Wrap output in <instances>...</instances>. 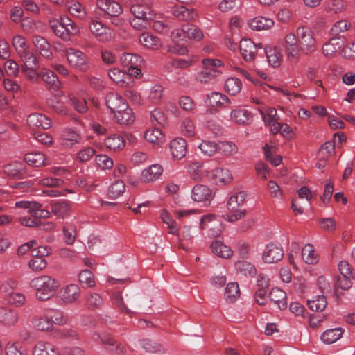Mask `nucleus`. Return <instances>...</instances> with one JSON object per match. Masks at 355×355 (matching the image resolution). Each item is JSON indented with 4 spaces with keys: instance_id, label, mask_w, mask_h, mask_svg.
<instances>
[{
    "instance_id": "nucleus-37",
    "label": "nucleus",
    "mask_w": 355,
    "mask_h": 355,
    "mask_svg": "<svg viewBox=\"0 0 355 355\" xmlns=\"http://www.w3.org/2000/svg\"><path fill=\"white\" fill-rule=\"evenodd\" d=\"M343 333L341 328L327 329L322 334L321 340L325 344H332L341 338Z\"/></svg>"
},
{
    "instance_id": "nucleus-54",
    "label": "nucleus",
    "mask_w": 355,
    "mask_h": 355,
    "mask_svg": "<svg viewBox=\"0 0 355 355\" xmlns=\"http://www.w3.org/2000/svg\"><path fill=\"white\" fill-rule=\"evenodd\" d=\"M125 190V185L121 180L115 181L108 189V195L112 198H117L121 196Z\"/></svg>"
},
{
    "instance_id": "nucleus-43",
    "label": "nucleus",
    "mask_w": 355,
    "mask_h": 355,
    "mask_svg": "<svg viewBox=\"0 0 355 355\" xmlns=\"http://www.w3.org/2000/svg\"><path fill=\"white\" fill-rule=\"evenodd\" d=\"M33 326L40 331H49L53 328L52 320L46 315L35 317L33 319Z\"/></svg>"
},
{
    "instance_id": "nucleus-27",
    "label": "nucleus",
    "mask_w": 355,
    "mask_h": 355,
    "mask_svg": "<svg viewBox=\"0 0 355 355\" xmlns=\"http://www.w3.org/2000/svg\"><path fill=\"white\" fill-rule=\"evenodd\" d=\"M248 24L254 31L268 30L274 25V21L270 18L258 16L248 21Z\"/></svg>"
},
{
    "instance_id": "nucleus-48",
    "label": "nucleus",
    "mask_w": 355,
    "mask_h": 355,
    "mask_svg": "<svg viewBox=\"0 0 355 355\" xmlns=\"http://www.w3.org/2000/svg\"><path fill=\"white\" fill-rule=\"evenodd\" d=\"M241 81L237 78H229L225 83L226 92L232 96H235L239 94L241 90Z\"/></svg>"
},
{
    "instance_id": "nucleus-50",
    "label": "nucleus",
    "mask_w": 355,
    "mask_h": 355,
    "mask_svg": "<svg viewBox=\"0 0 355 355\" xmlns=\"http://www.w3.org/2000/svg\"><path fill=\"white\" fill-rule=\"evenodd\" d=\"M78 279L83 288H92L95 286V279L89 270H83L80 272Z\"/></svg>"
},
{
    "instance_id": "nucleus-19",
    "label": "nucleus",
    "mask_w": 355,
    "mask_h": 355,
    "mask_svg": "<svg viewBox=\"0 0 355 355\" xmlns=\"http://www.w3.org/2000/svg\"><path fill=\"white\" fill-rule=\"evenodd\" d=\"M97 336L101 339V343L105 347L116 354H124L126 352L125 348L121 343H118L112 336L108 334Z\"/></svg>"
},
{
    "instance_id": "nucleus-64",
    "label": "nucleus",
    "mask_w": 355,
    "mask_h": 355,
    "mask_svg": "<svg viewBox=\"0 0 355 355\" xmlns=\"http://www.w3.org/2000/svg\"><path fill=\"white\" fill-rule=\"evenodd\" d=\"M184 30L186 32L187 37L189 39H193L196 41H200L204 37L202 31L196 26H184Z\"/></svg>"
},
{
    "instance_id": "nucleus-16",
    "label": "nucleus",
    "mask_w": 355,
    "mask_h": 355,
    "mask_svg": "<svg viewBox=\"0 0 355 355\" xmlns=\"http://www.w3.org/2000/svg\"><path fill=\"white\" fill-rule=\"evenodd\" d=\"M171 13L179 20L192 21L198 17L197 12L193 8H187L182 5H175L171 8Z\"/></svg>"
},
{
    "instance_id": "nucleus-42",
    "label": "nucleus",
    "mask_w": 355,
    "mask_h": 355,
    "mask_svg": "<svg viewBox=\"0 0 355 355\" xmlns=\"http://www.w3.org/2000/svg\"><path fill=\"white\" fill-rule=\"evenodd\" d=\"M202 164L193 162L188 165L187 171L191 179L200 181L205 177V171L202 170Z\"/></svg>"
},
{
    "instance_id": "nucleus-55",
    "label": "nucleus",
    "mask_w": 355,
    "mask_h": 355,
    "mask_svg": "<svg viewBox=\"0 0 355 355\" xmlns=\"http://www.w3.org/2000/svg\"><path fill=\"white\" fill-rule=\"evenodd\" d=\"M12 43L18 55L30 49L26 39L21 35H17L14 36Z\"/></svg>"
},
{
    "instance_id": "nucleus-20",
    "label": "nucleus",
    "mask_w": 355,
    "mask_h": 355,
    "mask_svg": "<svg viewBox=\"0 0 355 355\" xmlns=\"http://www.w3.org/2000/svg\"><path fill=\"white\" fill-rule=\"evenodd\" d=\"M231 120L238 124L246 125L251 123L252 121V113L244 108H236L232 110L230 113Z\"/></svg>"
},
{
    "instance_id": "nucleus-41",
    "label": "nucleus",
    "mask_w": 355,
    "mask_h": 355,
    "mask_svg": "<svg viewBox=\"0 0 355 355\" xmlns=\"http://www.w3.org/2000/svg\"><path fill=\"white\" fill-rule=\"evenodd\" d=\"M302 258L308 264H315L318 262V256L314 247L311 244H306L302 250Z\"/></svg>"
},
{
    "instance_id": "nucleus-1",
    "label": "nucleus",
    "mask_w": 355,
    "mask_h": 355,
    "mask_svg": "<svg viewBox=\"0 0 355 355\" xmlns=\"http://www.w3.org/2000/svg\"><path fill=\"white\" fill-rule=\"evenodd\" d=\"M30 286L36 290V297L39 300L46 301L54 295L60 283L51 277L43 275L31 279Z\"/></svg>"
},
{
    "instance_id": "nucleus-40",
    "label": "nucleus",
    "mask_w": 355,
    "mask_h": 355,
    "mask_svg": "<svg viewBox=\"0 0 355 355\" xmlns=\"http://www.w3.org/2000/svg\"><path fill=\"white\" fill-rule=\"evenodd\" d=\"M17 320L18 315L16 311L7 309H0V322L5 325H13Z\"/></svg>"
},
{
    "instance_id": "nucleus-9",
    "label": "nucleus",
    "mask_w": 355,
    "mask_h": 355,
    "mask_svg": "<svg viewBox=\"0 0 355 355\" xmlns=\"http://www.w3.org/2000/svg\"><path fill=\"white\" fill-rule=\"evenodd\" d=\"M89 28L93 35L101 42L111 41L114 37V31L93 18L89 24Z\"/></svg>"
},
{
    "instance_id": "nucleus-60",
    "label": "nucleus",
    "mask_w": 355,
    "mask_h": 355,
    "mask_svg": "<svg viewBox=\"0 0 355 355\" xmlns=\"http://www.w3.org/2000/svg\"><path fill=\"white\" fill-rule=\"evenodd\" d=\"M31 254L34 258L29 261V268L34 271H39L45 268L47 265L46 259L44 257L37 256V254H35L34 252H32Z\"/></svg>"
},
{
    "instance_id": "nucleus-35",
    "label": "nucleus",
    "mask_w": 355,
    "mask_h": 355,
    "mask_svg": "<svg viewBox=\"0 0 355 355\" xmlns=\"http://www.w3.org/2000/svg\"><path fill=\"white\" fill-rule=\"evenodd\" d=\"M139 42L143 46L150 49H158L161 46L159 39L148 33L141 34Z\"/></svg>"
},
{
    "instance_id": "nucleus-7",
    "label": "nucleus",
    "mask_w": 355,
    "mask_h": 355,
    "mask_svg": "<svg viewBox=\"0 0 355 355\" xmlns=\"http://www.w3.org/2000/svg\"><path fill=\"white\" fill-rule=\"evenodd\" d=\"M151 3L152 0H132L130 12L134 17L146 20H155L157 19V14L152 9Z\"/></svg>"
},
{
    "instance_id": "nucleus-46",
    "label": "nucleus",
    "mask_w": 355,
    "mask_h": 355,
    "mask_svg": "<svg viewBox=\"0 0 355 355\" xmlns=\"http://www.w3.org/2000/svg\"><path fill=\"white\" fill-rule=\"evenodd\" d=\"M307 305L313 311H322L327 305V301L324 295H316L307 300Z\"/></svg>"
},
{
    "instance_id": "nucleus-47",
    "label": "nucleus",
    "mask_w": 355,
    "mask_h": 355,
    "mask_svg": "<svg viewBox=\"0 0 355 355\" xmlns=\"http://www.w3.org/2000/svg\"><path fill=\"white\" fill-rule=\"evenodd\" d=\"M5 351L6 355H28L26 348L20 342L8 343Z\"/></svg>"
},
{
    "instance_id": "nucleus-26",
    "label": "nucleus",
    "mask_w": 355,
    "mask_h": 355,
    "mask_svg": "<svg viewBox=\"0 0 355 355\" xmlns=\"http://www.w3.org/2000/svg\"><path fill=\"white\" fill-rule=\"evenodd\" d=\"M162 173L163 168L161 165L152 164L142 171L141 179L145 182H152L159 179Z\"/></svg>"
},
{
    "instance_id": "nucleus-31",
    "label": "nucleus",
    "mask_w": 355,
    "mask_h": 355,
    "mask_svg": "<svg viewBox=\"0 0 355 355\" xmlns=\"http://www.w3.org/2000/svg\"><path fill=\"white\" fill-rule=\"evenodd\" d=\"M114 119L121 125H129L135 121V117L132 110L126 105L125 108H122L114 114Z\"/></svg>"
},
{
    "instance_id": "nucleus-32",
    "label": "nucleus",
    "mask_w": 355,
    "mask_h": 355,
    "mask_svg": "<svg viewBox=\"0 0 355 355\" xmlns=\"http://www.w3.org/2000/svg\"><path fill=\"white\" fill-rule=\"evenodd\" d=\"M142 61L141 58L137 54L123 53L120 57L121 65L126 69L132 68V67H141Z\"/></svg>"
},
{
    "instance_id": "nucleus-3",
    "label": "nucleus",
    "mask_w": 355,
    "mask_h": 355,
    "mask_svg": "<svg viewBox=\"0 0 355 355\" xmlns=\"http://www.w3.org/2000/svg\"><path fill=\"white\" fill-rule=\"evenodd\" d=\"M202 64L203 68L196 76V80L201 83H209L221 73L218 69L222 66L220 60L203 59Z\"/></svg>"
},
{
    "instance_id": "nucleus-58",
    "label": "nucleus",
    "mask_w": 355,
    "mask_h": 355,
    "mask_svg": "<svg viewBox=\"0 0 355 355\" xmlns=\"http://www.w3.org/2000/svg\"><path fill=\"white\" fill-rule=\"evenodd\" d=\"M217 152L225 155H231L237 152V147L231 141H220L217 144Z\"/></svg>"
},
{
    "instance_id": "nucleus-11",
    "label": "nucleus",
    "mask_w": 355,
    "mask_h": 355,
    "mask_svg": "<svg viewBox=\"0 0 355 355\" xmlns=\"http://www.w3.org/2000/svg\"><path fill=\"white\" fill-rule=\"evenodd\" d=\"M284 257L282 248L277 244L270 243L268 244L263 250L262 259L266 263H276Z\"/></svg>"
},
{
    "instance_id": "nucleus-59",
    "label": "nucleus",
    "mask_w": 355,
    "mask_h": 355,
    "mask_svg": "<svg viewBox=\"0 0 355 355\" xmlns=\"http://www.w3.org/2000/svg\"><path fill=\"white\" fill-rule=\"evenodd\" d=\"M351 27V24L346 20H340L334 24L330 29L332 36H338L340 34L346 32Z\"/></svg>"
},
{
    "instance_id": "nucleus-51",
    "label": "nucleus",
    "mask_w": 355,
    "mask_h": 355,
    "mask_svg": "<svg viewBox=\"0 0 355 355\" xmlns=\"http://www.w3.org/2000/svg\"><path fill=\"white\" fill-rule=\"evenodd\" d=\"M240 290L239 287V284L236 282H230L227 284L225 291V298L228 302H234L237 297L239 296Z\"/></svg>"
},
{
    "instance_id": "nucleus-15",
    "label": "nucleus",
    "mask_w": 355,
    "mask_h": 355,
    "mask_svg": "<svg viewBox=\"0 0 355 355\" xmlns=\"http://www.w3.org/2000/svg\"><path fill=\"white\" fill-rule=\"evenodd\" d=\"M214 194L207 186L196 184L193 187L191 198L196 202H209L213 198Z\"/></svg>"
},
{
    "instance_id": "nucleus-17",
    "label": "nucleus",
    "mask_w": 355,
    "mask_h": 355,
    "mask_svg": "<svg viewBox=\"0 0 355 355\" xmlns=\"http://www.w3.org/2000/svg\"><path fill=\"white\" fill-rule=\"evenodd\" d=\"M205 103L212 107L225 108L230 104L231 101L226 95L213 92L206 95Z\"/></svg>"
},
{
    "instance_id": "nucleus-53",
    "label": "nucleus",
    "mask_w": 355,
    "mask_h": 355,
    "mask_svg": "<svg viewBox=\"0 0 355 355\" xmlns=\"http://www.w3.org/2000/svg\"><path fill=\"white\" fill-rule=\"evenodd\" d=\"M19 57L22 62L21 67H34L39 64L37 57L30 49L19 54Z\"/></svg>"
},
{
    "instance_id": "nucleus-18",
    "label": "nucleus",
    "mask_w": 355,
    "mask_h": 355,
    "mask_svg": "<svg viewBox=\"0 0 355 355\" xmlns=\"http://www.w3.org/2000/svg\"><path fill=\"white\" fill-rule=\"evenodd\" d=\"M32 42L42 57L47 60L53 59L50 44L44 37L37 35H34L32 38Z\"/></svg>"
},
{
    "instance_id": "nucleus-29",
    "label": "nucleus",
    "mask_w": 355,
    "mask_h": 355,
    "mask_svg": "<svg viewBox=\"0 0 355 355\" xmlns=\"http://www.w3.org/2000/svg\"><path fill=\"white\" fill-rule=\"evenodd\" d=\"M210 248L214 254L223 259H229L233 254V250L231 248L225 245L220 241H212Z\"/></svg>"
},
{
    "instance_id": "nucleus-10",
    "label": "nucleus",
    "mask_w": 355,
    "mask_h": 355,
    "mask_svg": "<svg viewBox=\"0 0 355 355\" xmlns=\"http://www.w3.org/2000/svg\"><path fill=\"white\" fill-rule=\"evenodd\" d=\"M262 45L255 44L250 39H242L240 42V52L246 62H252L255 59L258 49H261Z\"/></svg>"
},
{
    "instance_id": "nucleus-44",
    "label": "nucleus",
    "mask_w": 355,
    "mask_h": 355,
    "mask_svg": "<svg viewBox=\"0 0 355 355\" xmlns=\"http://www.w3.org/2000/svg\"><path fill=\"white\" fill-rule=\"evenodd\" d=\"M142 349L149 353H164L165 352L164 347L150 339H143L139 342Z\"/></svg>"
},
{
    "instance_id": "nucleus-8",
    "label": "nucleus",
    "mask_w": 355,
    "mask_h": 355,
    "mask_svg": "<svg viewBox=\"0 0 355 355\" xmlns=\"http://www.w3.org/2000/svg\"><path fill=\"white\" fill-rule=\"evenodd\" d=\"M65 55L72 68L80 71H86L89 69L87 56L81 51L68 48L65 50Z\"/></svg>"
},
{
    "instance_id": "nucleus-28",
    "label": "nucleus",
    "mask_w": 355,
    "mask_h": 355,
    "mask_svg": "<svg viewBox=\"0 0 355 355\" xmlns=\"http://www.w3.org/2000/svg\"><path fill=\"white\" fill-rule=\"evenodd\" d=\"M33 355H60V353L52 343L40 341L35 346Z\"/></svg>"
},
{
    "instance_id": "nucleus-2",
    "label": "nucleus",
    "mask_w": 355,
    "mask_h": 355,
    "mask_svg": "<svg viewBox=\"0 0 355 355\" xmlns=\"http://www.w3.org/2000/svg\"><path fill=\"white\" fill-rule=\"evenodd\" d=\"M51 28L58 37L64 40H69L71 35L79 32L77 25L69 17H60V20L51 21Z\"/></svg>"
},
{
    "instance_id": "nucleus-30",
    "label": "nucleus",
    "mask_w": 355,
    "mask_h": 355,
    "mask_svg": "<svg viewBox=\"0 0 355 355\" xmlns=\"http://www.w3.org/2000/svg\"><path fill=\"white\" fill-rule=\"evenodd\" d=\"M271 302H273L280 310H284L287 307L286 293L278 288H273L269 293Z\"/></svg>"
},
{
    "instance_id": "nucleus-23",
    "label": "nucleus",
    "mask_w": 355,
    "mask_h": 355,
    "mask_svg": "<svg viewBox=\"0 0 355 355\" xmlns=\"http://www.w3.org/2000/svg\"><path fill=\"white\" fill-rule=\"evenodd\" d=\"M40 78L45 82L49 89L56 92L60 88L61 83L53 71L46 68L42 69Z\"/></svg>"
},
{
    "instance_id": "nucleus-57",
    "label": "nucleus",
    "mask_w": 355,
    "mask_h": 355,
    "mask_svg": "<svg viewBox=\"0 0 355 355\" xmlns=\"http://www.w3.org/2000/svg\"><path fill=\"white\" fill-rule=\"evenodd\" d=\"M21 71L26 78L31 82L35 83L40 78L41 71H37L38 66L34 67H21Z\"/></svg>"
},
{
    "instance_id": "nucleus-56",
    "label": "nucleus",
    "mask_w": 355,
    "mask_h": 355,
    "mask_svg": "<svg viewBox=\"0 0 355 355\" xmlns=\"http://www.w3.org/2000/svg\"><path fill=\"white\" fill-rule=\"evenodd\" d=\"M67 8L72 15L80 18L85 17L86 15L83 6L78 1L73 0L68 2Z\"/></svg>"
},
{
    "instance_id": "nucleus-12",
    "label": "nucleus",
    "mask_w": 355,
    "mask_h": 355,
    "mask_svg": "<svg viewBox=\"0 0 355 355\" xmlns=\"http://www.w3.org/2000/svg\"><path fill=\"white\" fill-rule=\"evenodd\" d=\"M220 224L216 220V216L214 214L204 215L200 218V226L202 230L208 228V234L211 237H216L220 234Z\"/></svg>"
},
{
    "instance_id": "nucleus-14",
    "label": "nucleus",
    "mask_w": 355,
    "mask_h": 355,
    "mask_svg": "<svg viewBox=\"0 0 355 355\" xmlns=\"http://www.w3.org/2000/svg\"><path fill=\"white\" fill-rule=\"evenodd\" d=\"M105 103L107 107L114 114L122 108H125L127 103L123 98L117 93L110 92L106 95Z\"/></svg>"
},
{
    "instance_id": "nucleus-25",
    "label": "nucleus",
    "mask_w": 355,
    "mask_h": 355,
    "mask_svg": "<svg viewBox=\"0 0 355 355\" xmlns=\"http://www.w3.org/2000/svg\"><path fill=\"white\" fill-rule=\"evenodd\" d=\"M170 150L174 159H181L187 153V141L182 138L175 139L170 144Z\"/></svg>"
},
{
    "instance_id": "nucleus-62",
    "label": "nucleus",
    "mask_w": 355,
    "mask_h": 355,
    "mask_svg": "<svg viewBox=\"0 0 355 355\" xmlns=\"http://www.w3.org/2000/svg\"><path fill=\"white\" fill-rule=\"evenodd\" d=\"M339 49V42L336 39L331 38L323 45L322 50L323 54L329 57L333 55Z\"/></svg>"
},
{
    "instance_id": "nucleus-34",
    "label": "nucleus",
    "mask_w": 355,
    "mask_h": 355,
    "mask_svg": "<svg viewBox=\"0 0 355 355\" xmlns=\"http://www.w3.org/2000/svg\"><path fill=\"white\" fill-rule=\"evenodd\" d=\"M5 173L12 178L20 177L26 173L24 162L15 161L4 166Z\"/></svg>"
},
{
    "instance_id": "nucleus-4",
    "label": "nucleus",
    "mask_w": 355,
    "mask_h": 355,
    "mask_svg": "<svg viewBox=\"0 0 355 355\" xmlns=\"http://www.w3.org/2000/svg\"><path fill=\"white\" fill-rule=\"evenodd\" d=\"M280 51H283L290 61H297L300 55L298 38L293 33L286 34L278 42Z\"/></svg>"
},
{
    "instance_id": "nucleus-24",
    "label": "nucleus",
    "mask_w": 355,
    "mask_h": 355,
    "mask_svg": "<svg viewBox=\"0 0 355 355\" xmlns=\"http://www.w3.org/2000/svg\"><path fill=\"white\" fill-rule=\"evenodd\" d=\"M27 123L32 128H40L44 130L49 129L51 125L48 117L38 113L30 114L27 119Z\"/></svg>"
},
{
    "instance_id": "nucleus-13",
    "label": "nucleus",
    "mask_w": 355,
    "mask_h": 355,
    "mask_svg": "<svg viewBox=\"0 0 355 355\" xmlns=\"http://www.w3.org/2000/svg\"><path fill=\"white\" fill-rule=\"evenodd\" d=\"M80 288L75 284H71L62 288L60 291V297L65 304L76 302L80 295Z\"/></svg>"
},
{
    "instance_id": "nucleus-5",
    "label": "nucleus",
    "mask_w": 355,
    "mask_h": 355,
    "mask_svg": "<svg viewBox=\"0 0 355 355\" xmlns=\"http://www.w3.org/2000/svg\"><path fill=\"white\" fill-rule=\"evenodd\" d=\"M245 198L246 193L241 191L229 198L227 206V209L232 212L227 216V220L229 222L237 221L245 216V210L242 209L245 202Z\"/></svg>"
},
{
    "instance_id": "nucleus-21",
    "label": "nucleus",
    "mask_w": 355,
    "mask_h": 355,
    "mask_svg": "<svg viewBox=\"0 0 355 355\" xmlns=\"http://www.w3.org/2000/svg\"><path fill=\"white\" fill-rule=\"evenodd\" d=\"M98 7L111 17H118L123 12L121 6L114 0L98 1Z\"/></svg>"
},
{
    "instance_id": "nucleus-22",
    "label": "nucleus",
    "mask_w": 355,
    "mask_h": 355,
    "mask_svg": "<svg viewBox=\"0 0 355 355\" xmlns=\"http://www.w3.org/2000/svg\"><path fill=\"white\" fill-rule=\"evenodd\" d=\"M206 175L216 184L218 182L227 183L232 179L230 171L223 168H216L208 172Z\"/></svg>"
},
{
    "instance_id": "nucleus-45",
    "label": "nucleus",
    "mask_w": 355,
    "mask_h": 355,
    "mask_svg": "<svg viewBox=\"0 0 355 355\" xmlns=\"http://www.w3.org/2000/svg\"><path fill=\"white\" fill-rule=\"evenodd\" d=\"M24 160L30 166L40 167L44 164L45 157L43 153L35 152L26 154Z\"/></svg>"
},
{
    "instance_id": "nucleus-49",
    "label": "nucleus",
    "mask_w": 355,
    "mask_h": 355,
    "mask_svg": "<svg viewBox=\"0 0 355 355\" xmlns=\"http://www.w3.org/2000/svg\"><path fill=\"white\" fill-rule=\"evenodd\" d=\"M191 65V60L182 58L170 59L166 61L164 67L168 71H172L173 69H187Z\"/></svg>"
},
{
    "instance_id": "nucleus-33",
    "label": "nucleus",
    "mask_w": 355,
    "mask_h": 355,
    "mask_svg": "<svg viewBox=\"0 0 355 355\" xmlns=\"http://www.w3.org/2000/svg\"><path fill=\"white\" fill-rule=\"evenodd\" d=\"M235 269L238 275L245 277H253L257 270L253 264L246 261H238L235 263Z\"/></svg>"
},
{
    "instance_id": "nucleus-6",
    "label": "nucleus",
    "mask_w": 355,
    "mask_h": 355,
    "mask_svg": "<svg viewBox=\"0 0 355 355\" xmlns=\"http://www.w3.org/2000/svg\"><path fill=\"white\" fill-rule=\"evenodd\" d=\"M297 35L300 51L303 54L309 55L315 51L317 42L310 28L306 26L299 27L297 29Z\"/></svg>"
},
{
    "instance_id": "nucleus-52",
    "label": "nucleus",
    "mask_w": 355,
    "mask_h": 355,
    "mask_svg": "<svg viewBox=\"0 0 355 355\" xmlns=\"http://www.w3.org/2000/svg\"><path fill=\"white\" fill-rule=\"evenodd\" d=\"M46 104L53 111L60 115H65L67 113V109L64 104L58 101L55 96L47 99Z\"/></svg>"
},
{
    "instance_id": "nucleus-63",
    "label": "nucleus",
    "mask_w": 355,
    "mask_h": 355,
    "mask_svg": "<svg viewBox=\"0 0 355 355\" xmlns=\"http://www.w3.org/2000/svg\"><path fill=\"white\" fill-rule=\"evenodd\" d=\"M264 53L270 65L273 67H277L280 65V60L275 49L271 47L266 48Z\"/></svg>"
},
{
    "instance_id": "nucleus-61",
    "label": "nucleus",
    "mask_w": 355,
    "mask_h": 355,
    "mask_svg": "<svg viewBox=\"0 0 355 355\" xmlns=\"http://www.w3.org/2000/svg\"><path fill=\"white\" fill-rule=\"evenodd\" d=\"M202 153L211 157L217 152V144L209 140L203 141L198 146Z\"/></svg>"
},
{
    "instance_id": "nucleus-38",
    "label": "nucleus",
    "mask_w": 355,
    "mask_h": 355,
    "mask_svg": "<svg viewBox=\"0 0 355 355\" xmlns=\"http://www.w3.org/2000/svg\"><path fill=\"white\" fill-rule=\"evenodd\" d=\"M52 212L60 218H64L69 215L70 205L67 201H58L52 205Z\"/></svg>"
},
{
    "instance_id": "nucleus-36",
    "label": "nucleus",
    "mask_w": 355,
    "mask_h": 355,
    "mask_svg": "<svg viewBox=\"0 0 355 355\" xmlns=\"http://www.w3.org/2000/svg\"><path fill=\"white\" fill-rule=\"evenodd\" d=\"M105 145L109 150L116 151L125 146V141L123 137L112 135L105 139Z\"/></svg>"
},
{
    "instance_id": "nucleus-39",
    "label": "nucleus",
    "mask_w": 355,
    "mask_h": 355,
    "mask_svg": "<svg viewBox=\"0 0 355 355\" xmlns=\"http://www.w3.org/2000/svg\"><path fill=\"white\" fill-rule=\"evenodd\" d=\"M145 139L148 142L157 145L163 144L165 140L164 134L157 128L147 130L145 132Z\"/></svg>"
}]
</instances>
